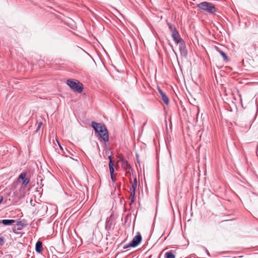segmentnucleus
Here are the masks:
<instances>
[{
    "mask_svg": "<svg viewBox=\"0 0 258 258\" xmlns=\"http://www.w3.org/2000/svg\"><path fill=\"white\" fill-rule=\"evenodd\" d=\"M5 242V239L4 237H0V245H3Z\"/></svg>",
    "mask_w": 258,
    "mask_h": 258,
    "instance_id": "obj_20",
    "label": "nucleus"
},
{
    "mask_svg": "<svg viewBox=\"0 0 258 258\" xmlns=\"http://www.w3.org/2000/svg\"><path fill=\"white\" fill-rule=\"evenodd\" d=\"M35 250L38 253H40L42 252V251L43 250V248H42V243L41 241H38L36 242V245H35Z\"/></svg>",
    "mask_w": 258,
    "mask_h": 258,
    "instance_id": "obj_10",
    "label": "nucleus"
},
{
    "mask_svg": "<svg viewBox=\"0 0 258 258\" xmlns=\"http://www.w3.org/2000/svg\"><path fill=\"white\" fill-rule=\"evenodd\" d=\"M131 183H132V187L130 189L131 191H136V188H137V178L135 177L134 180V182H132L131 181Z\"/></svg>",
    "mask_w": 258,
    "mask_h": 258,
    "instance_id": "obj_12",
    "label": "nucleus"
},
{
    "mask_svg": "<svg viewBox=\"0 0 258 258\" xmlns=\"http://www.w3.org/2000/svg\"><path fill=\"white\" fill-rule=\"evenodd\" d=\"M15 222V220L10 219H4L2 221V223L4 225H11Z\"/></svg>",
    "mask_w": 258,
    "mask_h": 258,
    "instance_id": "obj_11",
    "label": "nucleus"
},
{
    "mask_svg": "<svg viewBox=\"0 0 258 258\" xmlns=\"http://www.w3.org/2000/svg\"><path fill=\"white\" fill-rule=\"evenodd\" d=\"M126 247H128L127 246L126 247H125V248H126Z\"/></svg>",
    "mask_w": 258,
    "mask_h": 258,
    "instance_id": "obj_28",
    "label": "nucleus"
},
{
    "mask_svg": "<svg viewBox=\"0 0 258 258\" xmlns=\"http://www.w3.org/2000/svg\"><path fill=\"white\" fill-rule=\"evenodd\" d=\"M165 258H175V255L172 251H168L165 253Z\"/></svg>",
    "mask_w": 258,
    "mask_h": 258,
    "instance_id": "obj_17",
    "label": "nucleus"
},
{
    "mask_svg": "<svg viewBox=\"0 0 258 258\" xmlns=\"http://www.w3.org/2000/svg\"><path fill=\"white\" fill-rule=\"evenodd\" d=\"M198 7L211 14H213L216 11V8L213 4L206 2L199 4L198 5Z\"/></svg>",
    "mask_w": 258,
    "mask_h": 258,
    "instance_id": "obj_2",
    "label": "nucleus"
},
{
    "mask_svg": "<svg viewBox=\"0 0 258 258\" xmlns=\"http://www.w3.org/2000/svg\"><path fill=\"white\" fill-rule=\"evenodd\" d=\"M29 181H30V179L29 178H25L23 180V181L22 182L23 185H24V186L27 185L28 184V183L29 182Z\"/></svg>",
    "mask_w": 258,
    "mask_h": 258,
    "instance_id": "obj_19",
    "label": "nucleus"
},
{
    "mask_svg": "<svg viewBox=\"0 0 258 258\" xmlns=\"http://www.w3.org/2000/svg\"><path fill=\"white\" fill-rule=\"evenodd\" d=\"M109 168L110 172V175H113L114 174V168H113V164L112 161V158L111 156H109Z\"/></svg>",
    "mask_w": 258,
    "mask_h": 258,
    "instance_id": "obj_9",
    "label": "nucleus"
},
{
    "mask_svg": "<svg viewBox=\"0 0 258 258\" xmlns=\"http://www.w3.org/2000/svg\"><path fill=\"white\" fill-rule=\"evenodd\" d=\"M26 173L25 172H23L22 173L19 177V179H22V180H24L25 178H26Z\"/></svg>",
    "mask_w": 258,
    "mask_h": 258,
    "instance_id": "obj_18",
    "label": "nucleus"
},
{
    "mask_svg": "<svg viewBox=\"0 0 258 258\" xmlns=\"http://www.w3.org/2000/svg\"><path fill=\"white\" fill-rule=\"evenodd\" d=\"M3 201V197L2 196H0V204L2 203Z\"/></svg>",
    "mask_w": 258,
    "mask_h": 258,
    "instance_id": "obj_24",
    "label": "nucleus"
},
{
    "mask_svg": "<svg viewBox=\"0 0 258 258\" xmlns=\"http://www.w3.org/2000/svg\"><path fill=\"white\" fill-rule=\"evenodd\" d=\"M58 145H59V148H60L61 150H63L62 148L61 147V146L58 144Z\"/></svg>",
    "mask_w": 258,
    "mask_h": 258,
    "instance_id": "obj_27",
    "label": "nucleus"
},
{
    "mask_svg": "<svg viewBox=\"0 0 258 258\" xmlns=\"http://www.w3.org/2000/svg\"><path fill=\"white\" fill-rule=\"evenodd\" d=\"M96 134L99 137L100 141H103L105 142L108 141L109 135L106 128H105L104 131L103 130L101 132L97 133Z\"/></svg>",
    "mask_w": 258,
    "mask_h": 258,
    "instance_id": "obj_4",
    "label": "nucleus"
},
{
    "mask_svg": "<svg viewBox=\"0 0 258 258\" xmlns=\"http://www.w3.org/2000/svg\"><path fill=\"white\" fill-rule=\"evenodd\" d=\"M171 47H172V51H173V52L175 53V54L176 55V52L174 51V50L173 49V47L171 46Z\"/></svg>",
    "mask_w": 258,
    "mask_h": 258,
    "instance_id": "obj_26",
    "label": "nucleus"
},
{
    "mask_svg": "<svg viewBox=\"0 0 258 258\" xmlns=\"http://www.w3.org/2000/svg\"><path fill=\"white\" fill-rule=\"evenodd\" d=\"M135 191H131V195L130 198V199L131 200L130 205L133 204L135 202Z\"/></svg>",
    "mask_w": 258,
    "mask_h": 258,
    "instance_id": "obj_15",
    "label": "nucleus"
},
{
    "mask_svg": "<svg viewBox=\"0 0 258 258\" xmlns=\"http://www.w3.org/2000/svg\"><path fill=\"white\" fill-rule=\"evenodd\" d=\"M172 38L176 44L183 41V39L180 37L179 33L177 32L171 34Z\"/></svg>",
    "mask_w": 258,
    "mask_h": 258,
    "instance_id": "obj_8",
    "label": "nucleus"
},
{
    "mask_svg": "<svg viewBox=\"0 0 258 258\" xmlns=\"http://www.w3.org/2000/svg\"><path fill=\"white\" fill-rule=\"evenodd\" d=\"M141 235L140 234V233H138V234L133 238V240L129 243L127 247H135L141 242Z\"/></svg>",
    "mask_w": 258,
    "mask_h": 258,
    "instance_id": "obj_3",
    "label": "nucleus"
},
{
    "mask_svg": "<svg viewBox=\"0 0 258 258\" xmlns=\"http://www.w3.org/2000/svg\"><path fill=\"white\" fill-rule=\"evenodd\" d=\"M158 91H159V92L160 94V95L161 96L162 95H163V94H164V93L162 91L161 89H158Z\"/></svg>",
    "mask_w": 258,
    "mask_h": 258,
    "instance_id": "obj_21",
    "label": "nucleus"
},
{
    "mask_svg": "<svg viewBox=\"0 0 258 258\" xmlns=\"http://www.w3.org/2000/svg\"><path fill=\"white\" fill-rule=\"evenodd\" d=\"M67 85L74 91L79 93L83 90V85L79 81L74 79H69L67 81Z\"/></svg>",
    "mask_w": 258,
    "mask_h": 258,
    "instance_id": "obj_1",
    "label": "nucleus"
},
{
    "mask_svg": "<svg viewBox=\"0 0 258 258\" xmlns=\"http://www.w3.org/2000/svg\"><path fill=\"white\" fill-rule=\"evenodd\" d=\"M168 26L170 30L171 34L178 32L174 25L170 23H168Z\"/></svg>",
    "mask_w": 258,
    "mask_h": 258,
    "instance_id": "obj_13",
    "label": "nucleus"
},
{
    "mask_svg": "<svg viewBox=\"0 0 258 258\" xmlns=\"http://www.w3.org/2000/svg\"><path fill=\"white\" fill-rule=\"evenodd\" d=\"M120 162H121V165L122 168L124 170H126V171L127 170H128V171H127V173H130V170L132 171L131 166L128 164L127 161L124 158H121L120 160Z\"/></svg>",
    "mask_w": 258,
    "mask_h": 258,
    "instance_id": "obj_6",
    "label": "nucleus"
},
{
    "mask_svg": "<svg viewBox=\"0 0 258 258\" xmlns=\"http://www.w3.org/2000/svg\"><path fill=\"white\" fill-rule=\"evenodd\" d=\"M177 44L179 45V49L181 55L186 56L187 52L186 49L185 43L183 40L178 43Z\"/></svg>",
    "mask_w": 258,
    "mask_h": 258,
    "instance_id": "obj_7",
    "label": "nucleus"
},
{
    "mask_svg": "<svg viewBox=\"0 0 258 258\" xmlns=\"http://www.w3.org/2000/svg\"><path fill=\"white\" fill-rule=\"evenodd\" d=\"M42 124V122H40L39 123L38 127H37V131H38L39 130V128H40V126H41Z\"/></svg>",
    "mask_w": 258,
    "mask_h": 258,
    "instance_id": "obj_23",
    "label": "nucleus"
},
{
    "mask_svg": "<svg viewBox=\"0 0 258 258\" xmlns=\"http://www.w3.org/2000/svg\"><path fill=\"white\" fill-rule=\"evenodd\" d=\"M158 91H159V92L160 94V95L161 96L162 95H163V94H164V93L162 91L161 89H158Z\"/></svg>",
    "mask_w": 258,
    "mask_h": 258,
    "instance_id": "obj_22",
    "label": "nucleus"
},
{
    "mask_svg": "<svg viewBox=\"0 0 258 258\" xmlns=\"http://www.w3.org/2000/svg\"><path fill=\"white\" fill-rule=\"evenodd\" d=\"M161 96L162 97V100L165 103V104H166V105H168L169 103V99H168V98L167 97V96L166 95V94L164 93L163 95H162Z\"/></svg>",
    "mask_w": 258,
    "mask_h": 258,
    "instance_id": "obj_16",
    "label": "nucleus"
},
{
    "mask_svg": "<svg viewBox=\"0 0 258 258\" xmlns=\"http://www.w3.org/2000/svg\"><path fill=\"white\" fill-rule=\"evenodd\" d=\"M111 179L113 181H115V179L113 177V175H111Z\"/></svg>",
    "mask_w": 258,
    "mask_h": 258,
    "instance_id": "obj_25",
    "label": "nucleus"
},
{
    "mask_svg": "<svg viewBox=\"0 0 258 258\" xmlns=\"http://www.w3.org/2000/svg\"><path fill=\"white\" fill-rule=\"evenodd\" d=\"M216 50L219 52L221 55L223 57L224 60H228V57L226 54L223 51H221L219 48L217 47Z\"/></svg>",
    "mask_w": 258,
    "mask_h": 258,
    "instance_id": "obj_14",
    "label": "nucleus"
},
{
    "mask_svg": "<svg viewBox=\"0 0 258 258\" xmlns=\"http://www.w3.org/2000/svg\"><path fill=\"white\" fill-rule=\"evenodd\" d=\"M92 127L94 129L95 131V133L96 134L98 132H101L102 130H105V128H106L105 126L102 124L97 123L95 121H92L91 123Z\"/></svg>",
    "mask_w": 258,
    "mask_h": 258,
    "instance_id": "obj_5",
    "label": "nucleus"
}]
</instances>
